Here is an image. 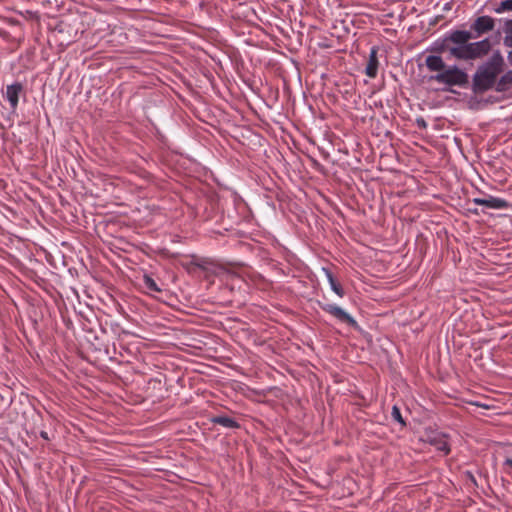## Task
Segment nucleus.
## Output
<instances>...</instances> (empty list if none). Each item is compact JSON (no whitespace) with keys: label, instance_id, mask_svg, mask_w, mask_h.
I'll return each instance as SVG.
<instances>
[{"label":"nucleus","instance_id":"nucleus-2","mask_svg":"<svg viewBox=\"0 0 512 512\" xmlns=\"http://www.w3.org/2000/svg\"><path fill=\"white\" fill-rule=\"evenodd\" d=\"M429 79L447 86L462 87L468 83L467 73L456 65L446 66L441 73H436Z\"/></svg>","mask_w":512,"mask_h":512},{"label":"nucleus","instance_id":"nucleus-10","mask_svg":"<svg viewBox=\"0 0 512 512\" xmlns=\"http://www.w3.org/2000/svg\"><path fill=\"white\" fill-rule=\"evenodd\" d=\"M425 66L431 72L441 73L446 67V64L441 56L428 55L425 58Z\"/></svg>","mask_w":512,"mask_h":512},{"label":"nucleus","instance_id":"nucleus-13","mask_svg":"<svg viewBox=\"0 0 512 512\" xmlns=\"http://www.w3.org/2000/svg\"><path fill=\"white\" fill-rule=\"evenodd\" d=\"M327 280H328V283L330 285V288L332 289L333 292H335L339 297H343L344 296V290L343 288L341 287L340 284H338L333 276V274L331 273V271L327 268H322Z\"/></svg>","mask_w":512,"mask_h":512},{"label":"nucleus","instance_id":"nucleus-16","mask_svg":"<svg viewBox=\"0 0 512 512\" xmlns=\"http://www.w3.org/2000/svg\"><path fill=\"white\" fill-rule=\"evenodd\" d=\"M143 283L147 290L151 292H160L161 289L158 287L157 283L148 275L143 276Z\"/></svg>","mask_w":512,"mask_h":512},{"label":"nucleus","instance_id":"nucleus-15","mask_svg":"<svg viewBox=\"0 0 512 512\" xmlns=\"http://www.w3.org/2000/svg\"><path fill=\"white\" fill-rule=\"evenodd\" d=\"M512 86V70L506 72L497 82V90L504 91Z\"/></svg>","mask_w":512,"mask_h":512},{"label":"nucleus","instance_id":"nucleus-1","mask_svg":"<svg viewBox=\"0 0 512 512\" xmlns=\"http://www.w3.org/2000/svg\"><path fill=\"white\" fill-rule=\"evenodd\" d=\"M502 57L497 54L491 60L480 66L473 77V88L476 92H484L491 89L500 72Z\"/></svg>","mask_w":512,"mask_h":512},{"label":"nucleus","instance_id":"nucleus-18","mask_svg":"<svg viewBox=\"0 0 512 512\" xmlns=\"http://www.w3.org/2000/svg\"><path fill=\"white\" fill-rule=\"evenodd\" d=\"M497 14H502L506 11H512V0H504L498 6L493 8Z\"/></svg>","mask_w":512,"mask_h":512},{"label":"nucleus","instance_id":"nucleus-6","mask_svg":"<svg viewBox=\"0 0 512 512\" xmlns=\"http://www.w3.org/2000/svg\"><path fill=\"white\" fill-rule=\"evenodd\" d=\"M470 60L481 58L488 54L491 49V43L489 39H483L481 41L468 43Z\"/></svg>","mask_w":512,"mask_h":512},{"label":"nucleus","instance_id":"nucleus-12","mask_svg":"<svg viewBox=\"0 0 512 512\" xmlns=\"http://www.w3.org/2000/svg\"><path fill=\"white\" fill-rule=\"evenodd\" d=\"M378 72V59H377V49L375 47L371 48L369 54V60L365 69V73L370 78H375Z\"/></svg>","mask_w":512,"mask_h":512},{"label":"nucleus","instance_id":"nucleus-22","mask_svg":"<svg viewBox=\"0 0 512 512\" xmlns=\"http://www.w3.org/2000/svg\"><path fill=\"white\" fill-rule=\"evenodd\" d=\"M508 61L512 65V51L508 54Z\"/></svg>","mask_w":512,"mask_h":512},{"label":"nucleus","instance_id":"nucleus-3","mask_svg":"<svg viewBox=\"0 0 512 512\" xmlns=\"http://www.w3.org/2000/svg\"><path fill=\"white\" fill-rule=\"evenodd\" d=\"M425 441L435 447L436 450L442 452L444 455L450 452V445L447 435L441 432L431 431L427 433Z\"/></svg>","mask_w":512,"mask_h":512},{"label":"nucleus","instance_id":"nucleus-20","mask_svg":"<svg viewBox=\"0 0 512 512\" xmlns=\"http://www.w3.org/2000/svg\"><path fill=\"white\" fill-rule=\"evenodd\" d=\"M504 465L512 468V459L507 458L504 462Z\"/></svg>","mask_w":512,"mask_h":512},{"label":"nucleus","instance_id":"nucleus-4","mask_svg":"<svg viewBox=\"0 0 512 512\" xmlns=\"http://www.w3.org/2000/svg\"><path fill=\"white\" fill-rule=\"evenodd\" d=\"M321 308L325 312L335 317L340 322L347 323L351 326L356 325L355 319L344 309H342L340 306H337L336 304H323L321 305Z\"/></svg>","mask_w":512,"mask_h":512},{"label":"nucleus","instance_id":"nucleus-8","mask_svg":"<svg viewBox=\"0 0 512 512\" xmlns=\"http://www.w3.org/2000/svg\"><path fill=\"white\" fill-rule=\"evenodd\" d=\"M23 90L21 83L16 82L6 87L5 97L10 104L12 110H16L19 101V95Z\"/></svg>","mask_w":512,"mask_h":512},{"label":"nucleus","instance_id":"nucleus-11","mask_svg":"<svg viewBox=\"0 0 512 512\" xmlns=\"http://www.w3.org/2000/svg\"><path fill=\"white\" fill-rule=\"evenodd\" d=\"M449 55L458 60H470L468 44L448 46Z\"/></svg>","mask_w":512,"mask_h":512},{"label":"nucleus","instance_id":"nucleus-5","mask_svg":"<svg viewBox=\"0 0 512 512\" xmlns=\"http://www.w3.org/2000/svg\"><path fill=\"white\" fill-rule=\"evenodd\" d=\"M472 202L479 206H485L489 209L500 210L508 207V202L499 197L487 195L484 198H474Z\"/></svg>","mask_w":512,"mask_h":512},{"label":"nucleus","instance_id":"nucleus-19","mask_svg":"<svg viewBox=\"0 0 512 512\" xmlns=\"http://www.w3.org/2000/svg\"><path fill=\"white\" fill-rule=\"evenodd\" d=\"M392 417L395 421L404 424L403 418L401 416V412L397 406H393L392 408Z\"/></svg>","mask_w":512,"mask_h":512},{"label":"nucleus","instance_id":"nucleus-7","mask_svg":"<svg viewBox=\"0 0 512 512\" xmlns=\"http://www.w3.org/2000/svg\"><path fill=\"white\" fill-rule=\"evenodd\" d=\"M495 26V20L490 16H480L471 25V29L480 36L486 32L492 31Z\"/></svg>","mask_w":512,"mask_h":512},{"label":"nucleus","instance_id":"nucleus-14","mask_svg":"<svg viewBox=\"0 0 512 512\" xmlns=\"http://www.w3.org/2000/svg\"><path fill=\"white\" fill-rule=\"evenodd\" d=\"M214 424H219L225 428H238L239 424L231 417L228 416H216L212 418Z\"/></svg>","mask_w":512,"mask_h":512},{"label":"nucleus","instance_id":"nucleus-17","mask_svg":"<svg viewBox=\"0 0 512 512\" xmlns=\"http://www.w3.org/2000/svg\"><path fill=\"white\" fill-rule=\"evenodd\" d=\"M504 44L507 47H512V19L505 23V38Z\"/></svg>","mask_w":512,"mask_h":512},{"label":"nucleus","instance_id":"nucleus-9","mask_svg":"<svg viewBox=\"0 0 512 512\" xmlns=\"http://www.w3.org/2000/svg\"><path fill=\"white\" fill-rule=\"evenodd\" d=\"M473 38L471 32L466 30H455L452 31L449 36L447 37V40L452 42L454 45H464L468 44L469 41Z\"/></svg>","mask_w":512,"mask_h":512},{"label":"nucleus","instance_id":"nucleus-21","mask_svg":"<svg viewBox=\"0 0 512 512\" xmlns=\"http://www.w3.org/2000/svg\"><path fill=\"white\" fill-rule=\"evenodd\" d=\"M40 435H41V437H42L43 439H46V440L48 439V434H47V432L42 431V432L40 433Z\"/></svg>","mask_w":512,"mask_h":512}]
</instances>
